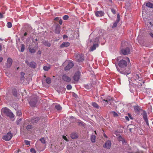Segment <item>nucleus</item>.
<instances>
[{
    "mask_svg": "<svg viewBox=\"0 0 153 153\" xmlns=\"http://www.w3.org/2000/svg\"><path fill=\"white\" fill-rule=\"evenodd\" d=\"M67 88L68 90H70L72 88V86L70 85H68L67 86Z\"/></svg>",
    "mask_w": 153,
    "mask_h": 153,
    "instance_id": "42",
    "label": "nucleus"
},
{
    "mask_svg": "<svg viewBox=\"0 0 153 153\" xmlns=\"http://www.w3.org/2000/svg\"><path fill=\"white\" fill-rule=\"evenodd\" d=\"M146 6L150 8H152L153 7V3L152 4L150 2H148L146 4Z\"/></svg>",
    "mask_w": 153,
    "mask_h": 153,
    "instance_id": "23",
    "label": "nucleus"
},
{
    "mask_svg": "<svg viewBox=\"0 0 153 153\" xmlns=\"http://www.w3.org/2000/svg\"><path fill=\"white\" fill-rule=\"evenodd\" d=\"M13 95L15 96H16L17 95V93L16 91H14L13 93Z\"/></svg>",
    "mask_w": 153,
    "mask_h": 153,
    "instance_id": "49",
    "label": "nucleus"
},
{
    "mask_svg": "<svg viewBox=\"0 0 153 153\" xmlns=\"http://www.w3.org/2000/svg\"><path fill=\"white\" fill-rule=\"evenodd\" d=\"M24 142L25 144L27 145H30V142L28 141V140H24Z\"/></svg>",
    "mask_w": 153,
    "mask_h": 153,
    "instance_id": "44",
    "label": "nucleus"
},
{
    "mask_svg": "<svg viewBox=\"0 0 153 153\" xmlns=\"http://www.w3.org/2000/svg\"><path fill=\"white\" fill-rule=\"evenodd\" d=\"M22 112L21 111H18L17 112V115L18 116H20L22 115Z\"/></svg>",
    "mask_w": 153,
    "mask_h": 153,
    "instance_id": "43",
    "label": "nucleus"
},
{
    "mask_svg": "<svg viewBox=\"0 0 153 153\" xmlns=\"http://www.w3.org/2000/svg\"><path fill=\"white\" fill-rule=\"evenodd\" d=\"M44 45L46 46L50 47L51 46V44L47 42H45L44 43Z\"/></svg>",
    "mask_w": 153,
    "mask_h": 153,
    "instance_id": "38",
    "label": "nucleus"
},
{
    "mask_svg": "<svg viewBox=\"0 0 153 153\" xmlns=\"http://www.w3.org/2000/svg\"><path fill=\"white\" fill-rule=\"evenodd\" d=\"M25 63L27 64V65L31 68H35L36 67V64L34 62H31L29 63L28 61L26 60L25 61Z\"/></svg>",
    "mask_w": 153,
    "mask_h": 153,
    "instance_id": "7",
    "label": "nucleus"
},
{
    "mask_svg": "<svg viewBox=\"0 0 153 153\" xmlns=\"http://www.w3.org/2000/svg\"><path fill=\"white\" fill-rule=\"evenodd\" d=\"M80 73L78 71L76 72L74 76V81H77L79 79Z\"/></svg>",
    "mask_w": 153,
    "mask_h": 153,
    "instance_id": "9",
    "label": "nucleus"
},
{
    "mask_svg": "<svg viewBox=\"0 0 153 153\" xmlns=\"http://www.w3.org/2000/svg\"><path fill=\"white\" fill-rule=\"evenodd\" d=\"M46 81L47 83L49 84L51 83V79L49 78H47L46 79Z\"/></svg>",
    "mask_w": 153,
    "mask_h": 153,
    "instance_id": "31",
    "label": "nucleus"
},
{
    "mask_svg": "<svg viewBox=\"0 0 153 153\" xmlns=\"http://www.w3.org/2000/svg\"><path fill=\"white\" fill-rule=\"evenodd\" d=\"M119 14H118V15H117V18H118V19H117V20H118V19H119Z\"/></svg>",
    "mask_w": 153,
    "mask_h": 153,
    "instance_id": "64",
    "label": "nucleus"
},
{
    "mask_svg": "<svg viewBox=\"0 0 153 153\" xmlns=\"http://www.w3.org/2000/svg\"><path fill=\"white\" fill-rule=\"evenodd\" d=\"M69 18L68 16L67 15H65L63 17V19L64 20H67Z\"/></svg>",
    "mask_w": 153,
    "mask_h": 153,
    "instance_id": "39",
    "label": "nucleus"
},
{
    "mask_svg": "<svg viewBox=\"0 0 153 153\" xmlns=\"http://www.w3.org/2000/svg\"><path fill=\"white\" fill-rule=\"evenodd\" d=\"M111 146V142L110 140H108L105 143L104 147L107 149H110Z\"/></svg>",
    "mask_w": 153,
    "mask_h": 153,
    "instance_id": "10",
    "label": "nucleus"
},
{
    "mask_svg": "<svg viewBox=\"0 0 153 153\" xmlns=\"http://www.w3.org/2000/svg\"><path fill=\"white\" fill-rule=\"evenodd\" d=\"M62 78L65 81L69 82L71 81V78L66 76V75H64L62 76Z\"/></svg>",
    "mask_w": 153,
    "mask_h": 153,
    "instance_id": "14",
    "label": "nucleus"
},
{
    "mask_svg": "<svg viewBox=\"0 0 153 153\" xmlns=\"http://www.w3.org/2000/svg\"><path fill=\"white\" fill-rule=\"evenodd\" d=\"M143 118L144 120L146 122V124L149 126V124L148 122V120L147 118V114L146 112L145 111H144L143 112Z\"/></svg>",
    "mask_w": 153,
    "mask_h": 153,
    "instance_id": "8",
    "label": "nucleus"
},
{
    "mask_svg": "<svg viewBox=\"0 0 153 153\" xmlns=\"http://www.w3.org/2000/svg\"><path fill=\"white\" fill-rule=\"evenodd\" d=\"M119 20H120L118 19V20H117L116 22L114 23L113 26H112V28L115 27H116L117 25V24L119 22Z\"/></svg>",
    "mask_w": 153,
    "mask_h": 153,
    "instance_id": "28",
    "label": "nucleus"
},
{
    "mask_svg": "<svg viewBox=\"0 0 153 153\" xmlns=\"http://www.w3.org/2000/svg\"><path fill=\"white\" fill-rule=\"evenodd\" d=\"M98 45L97 44H94L93 46L91 48V51H93L97 47H98Z\"/></svg>",
    "mask_w": 153,
    "mask_h": 153,
    "instance_id": "18",
    "label": "nucleus"
},
{
    "mask_svg": "<svg viewBox=\"0 0 153 153\" xmlns=\"http://www.w3.org/2000/svg\"><path fill=\"white\" fill-rule=\"evenodd\" d=\"M151 91V89L150 88H147L146 89V93L148 95H149L150 94Z\"/></svg>",
    "mask_w": 153,
    "mask_h": 153,
    "instance_id": "30",
    "label": "nucleus"
},
{
    "mask_svg": "<svg viewBox=\"0 0 153 153\" xmlns=\"http://www.w3.org/2000/svg\"><path fill=\"white\" fill-rule=\"evenodd\" d=\"M96 39L97 40V42L99 40V39L98 38H97Z\"/></svg>",
    "mask_w": 153,
    "mask_h": 153,
    "instance_id": "60",
    "label": "nucleus"
},
{
    "mask_svg": "<svg viewBox=\"0 0 153 153\" xmlns=\"http://www.w3.org/2000/svg\"><path fill=\"white\" fill-rule=\"evenodd\" d=\"M60 26H57L56 28L55 33L57 34H59L60 33Z\"/></svg>",
    "mask_w": 153,
    "mask_h": 153,
    "instance_id": "20",
    "label": "nucleus"
},
{
    "mask_svg": "<svg viewBox=\"0 0 153 153\" xmlns=\"http://www.w3.org/2000/svg\"><path fill=\"white\" fill-rule=\"evenodd\" d=\"M128 116L129 117L131 118V119H132V118H131V116H130V115L129 114H128Z\"/></svg>",
    "mask_w": 153,
    "mask_h": 153,
    "instance_id": "62",
    "label": "nucleus"
},
{
    "mask_svg": "<svg viewBox=\"0 0 153 153\" xmlns=\"http://www.w3.org/2000/svg\"><path fill=\"white\" fill-rule=\"evenodd\" d=\"M116 67L117 68V70L118 71H119L120 72V73H121V74H123L124 73H123V72H122L120 70V69H119V68H118L117 67V65H116Z\"/></svg>",
    "mask_w": 153,
    "mask_h": 153,
    "instance_id": "46",
    "label": "nucleus"
},
{
    "mask_svg": "<svg viewBox=\"0 0 153 153\" xmlns=\"http://www.w3.org/2000/svg\"><path fill=\"white\" fill-rule=\"evenodd\" d=\"M24 50H25V47H24V45L22 44V45L21 51V52H23L24 51Z\"/></svg>",
    "mask_w": 153,
    "mask_h": 153,
    "instance_id": "41",
    "label": "nucleus"
},
{
    "mask_svg": "<svg viewBox=\"0 0 153 153\" xmlns=\"http://www.w3.org/2000/svg\"><path fill=\"white\" fill-rule=\"evenodd\" d=\"M76 56L77 60H78L79 62L82 61L84 60L83 55L82 54L77 55Z\"/></svg>",
    "mask_w": 153,
    "mask_h": 153,
    "instance_id": "11",
    "label": "nucleus"
},
{
    "mask_svg": "<svg viewBox=\"0 0 153 153\" xmlns=\"http://www.w3.org/2000/svg\"><path fill=\"white\" fill-rule=\"evenodd\" d=\"M92 106H93L95 108H99V106L97 105V104L95 102H92Z\"/></svg>",
    "mask_w": 153,
    "mask_h": 153,
    "instance_id": "25",
    "label": "nucleus"
},
{
    "mask_svg": "<svg viewBox=\"0 0 153 153\" xmlns=\"http://www.w3.org/2000/svg\"><path fill=\"white\" fill-rule=\"evenodd\" d=\"M67 37V36L66 35H64L63 36V39H64Z\"/></svg>",
    "mask_w": 153,
    "mask_h": 153,
    "instance_id": "54",
    "label": "nucleus"
},
{
    "mask_svg": "<svg viewBox=\"0 0 153 153\" xmlns=\"http://www.w3.org/2000/svg\"><path fill=\"white\" fill-rule=\"evenodd\" d=\"M128 116L129 117L131 118V119H132V118H131V116H130V115L129 114H128Z\"/></svg>",
    "mask_w": 153,
    "mask_h": 153,
    "instance_id": "61",
    "label": "nucleus"
},
{
    "mask_svg": "<svg viewBox=\"0 0 153 153\" xmlns=\"http://www.w3.org/2000/svg\"><path fill=\"white\" fill-rule=\"evenodd\" d=\"M118 140L120 141H122L123 144H124L125 143V140L121 136H119L118 138Z\"/></svg>",
    "mask_w": 153,
    "mask_h": 153,
    "instance_id": "22",
    "label": "nucleus"
},
{
    "mask_svg": "<svg viewBox=\"0 0 153 153\" xmlns=\"http://www.w3.org/2000/svg\"><path fill=\"white\" fill-rule=\"evenodd\" d=\"M59 23L60 25H61L62 23V20L61 19H60L59 21Z\"/></svg>",
    "mask_w": 153,
    "mask_h": 153,
    "instance_id": "48",
    "label": "nucleus"
},
{
    "mask_svg": "<svg viewBox=\"0 0 153 153\" xmlns=\"http://www.w3.org/2000/svg\"><path fill=\"white\" fill-rule=\"evenodd\" d=\"M30 152L31 153H36V152L35 150L33 148H31L30 149Z\"/></svg>",
    "mask_w": 153,
    "mask_h": 153,
    "instance_id": "40",
    "label": "nucleus"
},
{
    "mask_svg": "<svg viewBox=\"0 0 153 153\" xmlns=\"http://www.w3.org/2000/svg\"><path fill=\"white\" fill-rule=\"evenodd\" d=\"M126 59L127 60V61H128V62H129L130 61L129 58H128V57H127L126 58Z\"/></svg>",
    "mask_w": 153,
    "mask_h": 153,
    "instance_id": "58",
    "label": "nucleus"
},
{
    "mask_svg": "<svg viewBox=\"0 0 153 153\" xmlns=\"http://www.w3.org/2000/svg\"><path fill=\"white\" fill-rule=\"evenodd\" d=\"M25 74L23 72H22L21 73V77L22 79H23L24 78V75Z\"/></svg>",
    "mask_w": 153,
    "mask_h": 153,
    "instance_id": "35",
    "label": "nucleus"
},
{
    "mask_svg": "<svg viewBox=\"0 0 153 153\" xmlns=\"http://www.w3.org/2000/svg\"><path fill=\"white\" fill-rule=\"evenodd\" d=\"M59 17H56L54 19V20H55V21H57V20H58L59 19Z\"/></svg>",
    "mask_w": 153,
    "mask_h": 153,
    "instance_id": "55",
    "label": "nucleus"
},
{
    "mask_svg": "<svg viewBox=\"0 0 153 153\" xmlns=\"http://www.w3.org/2000/svg\"><path fill=\"white\" fill-rule=\"evenodd\" d=\"M21 120H22V119H21V118H20L19 120H18L17 121V123L18 124H19V123L20 121H21Z\"/></svg>",
    "mask_w": 153,
    "mask_h": 153,
    "instance_id": "51",
    "label": "nucleus"
},
{
    "mask_svg": "<svg viewBox=\"0 0 153 153\" xmlns=\"http://www.w3.org/2000/svg\"><path fill=\"white\" fill-rule=\"evenodd\" d=\"M39 140L42 143L45 144L46 143V141L44 138L40 139Z\"/></svg>",
    "mask_w": 153,
    "mask_h": 153,
    "instance_id": "34",
    "label": "nucleus"
},
{
    "mask_svg": "<svg viewBox=\"0 0 153 153\" xmlns=\"http://www.w3.org/2000/svg\"><path fill=\"white\" fill-rule=\"evenodd\" d=\"M111 10V11L114 14H115V13H116V12L115 11V10L113 9H112Z\"/></svg>",
    "mask_w": 153,
    "mask_h": 153,
    "instance_id": "50",
    "label": "nucleus"
},
{
    "mask_svg": "<svg viewBox=\"0 0 153 153\" xmlns=\"http://www.w3.org/2000/svg\"><path fill=\"white\" fill-rule=\"evenodd\" d=\"M104 13L102 11H97L95 13V15L97 17H101L104 15Z\"/></svg>",
    "mask_w": 153,
    "mask_h": 153,
    "instance_id": "15",
    "label": "nucleus"
},
{
    "mask_svg": "<svg viewBox=\"0 0 153 153\" xmlns=\"http://www.w3.org/2000/svg\"><path fill=\"white\" fill-rule=\"evenodd\" d=\"M29 49L30 52L32 53H34L35 52V50L33 48H32L30 47L29 48Z\"/></svg>",
    "mask_w": 153,
    "mask_h": 153,
    "instance_id": "27",
    "label": "nucleus"
},
{
    "mask_svg": "<svg viewBox=\"0 0 153 153\" xmlns=\"http://www.w3.org/2000/svg\"><path fill=\"white\" fill-rule=\"evenodd\" d=\"M3 18V15L2 14L0 13V18Z\"/></svg>",
    "mask_w": 153,
    "mask_h": 153,
    "instance_id": "57",
    "label": "nucleus"
},
{
    "mask_svg": "<svg viewBox=\"0 0 153 153\" xmlns=\"http://www.w3.org/2000/svg\"><path fill=\"white\" fill-rule=\"evenodd\" d=\"M55 108L58 111L61 110L62 109V107L59 104H56L55 106Z\"/></svg>",
    "mask_w": 153,
    "mask_h": 153,
    "instance_id": "21",
    "label": "nucleus"
},
{
    "mask_svg": "<svg viewBox=\"0 0 153 153\" xmlns=\"http://www.w3.org/2000/svg\"><path fill=\"white\" fill-rule=\"evenodd\" d=\"M95 136L94 135H92L91 138V141L93 143L95 142Z\"/></svg>",
    "mask_w": 153,
    "mask_h": 153,
    "instance_id": "24",
    "label": "nucleus"
},
{
    "mask_svg": "<svg viewBox=\"0 0 153 153\" xmlns=\"http://www.w3.org/2000/svg\"><path fill=\"white\" fill-rule=\"evenodd\" d=\"M32 126L31 125H28L26 127V128L27 129H30L32 128Z\"/></svg>",
    "mask_w": 153,
    "mask_h": 153,
    "instance_id": "45",
    "label": "nucleus"
},
{
    "mask_svg": "<svg viewBox=\"0 0 153 153\" xmlns=\"http://www.w3.org/2000/svg\"><path fill=\"white\" fill-rule=\"evenodd\" d=\"M27 33L26 32V33H24V36H26V35H27Z\"/></svg>",
    "mask_w": 153,
    "mask_h": 153,
    "instance_id": "63",
    "label": "nucleus"
},
{
    "mask_svg": "<svg viewBox=\"0 0 153 153\" xmlns=\"http://www.w3.org/2000/svg\"><path fill=\"white\" fill-rule=\"evenodd\" d=\"M127 65L126 61L124 60H121L119 63V65L121 68L126 67Z\"/></svg>",
    "mask_w": 153,
    "mask_h": 153,
    "instance_id": "6",
    "label": "nucleus"
},
{
    "mask_svg": "<svg viewBox=\"0 0 153 153\" xmlns=\"http://www.w3.org/2000/svg\"><path fill=\"white\" fill-rule=\"evenodd\" d=\"M64 64H67V65L65 68V70H69L74 66V64L72 62L69 60H66Z\"/></svg>",
    "mask_w": 153,
    "mask_h": 153,
    "instance_id": "3",
    "label": "nucleus"
},
{
    "mask_svg": "<svg viewBox=\"0 0 153 153\" xmlns=\"http://www.w3.org/2000/svg\"><path fill=\"white\" fill-rule=\"evenodd\" d=\"M101 101L102 102V103L104 104V105H106L107 104L111 103V101L112 100V98L110 97H108L105 99H103L101 98Z\"/></svg>",
    "mask_w": 153,
    "mask_h": 153,
    "instance_id": "4",
    "label": "nucleus"
},
{
    "mask_svg": "<svg viewBox=\"0 0 153 153\" xmlns=\"http://www.w3.org/2000/svg\"><path fill=\"white\" fill-rule=\"evenodd\" d=\"M39 119L38 117H35L34 118H33L31 120V123H36L37 122L38 120H39Z\"/></svg>",
    "mask_w": 153,
    "mask_h": 153,
    "instance_id": "17",
    "label": "nucleus"
},
{
    "mask_svg": "<svg viewBox=\"0 0 153 153\" xmlns=\"http://www.w3.org/2000/svg\"><path fill=\"white\" fill-rule=\"evenodd\" d=\"M125 119H126L128 120V121H129V118L127 116H125Z\"/></svg>",
    "mask_w": 153,
    "mask_h": 153,
    "instance_id": "52",
    "label": "nucleus"
},
{
    "mask_svg": "<svg viewBox=\"0 0 153 153\" xmlns=\"http://www.w3.org/2000/svg\"><path fill=\"white\" fill-rule=\"evenodd\" d=\"M62 137L66 141H68V140H67V139L66 137L65 136H62Z\"/></svg>",
    "mask_w": 153,
    "mask_h": 153,
    "instance_id": "47",
    "label": "nucleus"
},
{
    "mask_svg": "<svg viewBox=\"0 0 153 153\" xmlns=\"http://www.w3.org/2000/svg\"><path fill=\"white\" fill-rule=\"evenodd\" d=\"M142 79L140 75L138 74H134L132 75L131 77H129L128 78V81L129 82V85L131 84H134L136 85L137 83L136 82L138 83L137 85L138 86H141L142 85V84L144 83V82L142 81Z\"/></svg>",
    "mask_w": 153,
    "mask_h": 153,
    "instance_id": "1",
    "label": "nucleus"
},
{
    "mask_svg": "<svg viewBox=\"0 0 153 153\" xmlns=\"http://www.w3.org/2000/svg\"><path fill=\"white\" fill-rule=\"evenodd\" d=\"M70 45V43L69 42H63L61 45H60V47L62 48H63L64 47H67L69 46Z\"/></svg>",
    "mask_w": 153,
    "mask_h": 153,
    "instance_id": "16",
    "label": "nucleus"
},
{
    "mask_svg": "<svg viewBox=\"0 0 153 153\" xmlns=\"http://www.w3.org/2000/svg\"><path fill=\"white\" fill-rule=\"evenodd\" d=\"M147 25L148 26V27H152L153 26V25L152 23L151 22H149L147 23Z\"/></svg>",
    "mask_w": 153,
    "mask_h": 153,
    "instance_id": "36",
    "label": "nucleus"
},
{
    "mask_svg": "<svg viewBox=\"0 0 153 153\" xmlns=\"http://www.w3.org/2000/svg\"><path fill=\"white\" fill-rule=\"evenodd\" d=\"M36 101L34 102H33L32 101H31L29 103L31 106H34L35 105H36Z\"/></svg>",
    "mask_w": 153,
    "mask_h": 153,
    "instance_id": "26",
    "label": "nucleus"
},
{
    "mask_svg": "<svg viewBox=\"0 0 153 153\" xmlns=\"http://www.w3.org/2000/svg\"><path fill=\"white\" fill-rule=\"evenodd\" d=\"M12 137V134L10 132H8L5 135L3 136V139L6 141H9L10 140Z\"/></svg>",
    "mask_w": 153,
    "mask_h": 153,
    "instance_id": "5",
    "label": "nucleus"
},
{
    "mask_svg": "<svg viewBox=\"0 0 153 153\" xmlns=\"http://www.w3.org/2000/svg\"><path fill=\"white\" fill-rule=\"evenodd\" d=\"M7 26L8 27L10 28L12 27V25L11 22H8L7 23Z\"/></svg>",
    "mask_w": 153,
    "mask_h": 153,
    "instance_id": "37",
    "label": "nucleus"
},
{
    "mask_svg": "<svg viewBox=\"0 0 153 153\" xmlns=\"http://www.w3.org/2000/svg\"><path fill=\"white\" fill-rule=\"evenodd\" d=\"M38 53L39 54H40L41 53V51H38Z\"/></svg>",
    "mask_w": 153,
    "mask_h": 153,
    "instance_id": "59",
    "label": "nucleus"
},
{
    "mask_svg": "<svg viewBox=\"0 0 153 153\" xmlns=\"http://www.w3.org/2000/svg\"><path fill=\"white\" fill-rule=\"evenodd\" d=\"M111 113L112 115L114 117H117L118 116L117 113L115 111H112Z\"/></svg>",
    "mask_w": 153,
    "mask_h": 153,
    "instance_id": "33",
    "label": "nucleus"
},
{
    "mask_svg": "<svg viewBox=\"0 0 153 153\" xmlns=\"http://www.w3.org/2000/svg\"><path fill=\"white\" fill-rule=\"evenodd\" d=\"M12 63V59L10 58H8L7 59V63L6 64L7 67L8 68H10L11 66Z\"/></svg>",
    "mask_w": 153,
    "mask_h": 153,
    "instance_id": "12",
    "label": "nucleus"
},
{
    "mask_svg": "<svg viewBox=\"0 0 153 153\" xmlns=\"http://www.w3.org/2000/svg\"><path fill=\"white\" fill-rule=\"evenodd\" d=\"M134 109L136 111H138L140 110L139 107L137 106H135L134 107Z\"/></svg>",
    "mask_w": 153,
    "mask_h": 153,
    "instance_id": "32",
    "label": "nucleus"
},
{
    "mask_svg": "<svg viewBox=\"0 0 153 153\" xmlns=\"http://www.w3.org/2000/svg\"><path fill=\"white\" fill-rule=\"evenodd\" d=\"M43 68L45 71H48L50 69V67L49 66H44Z\"/></svg>",
    "mask_w": 153,
    "mask_h": 153,
    "instance_id": "29",
    "label": "nucleus"
},
{
    "mask_svg": "<svg viewBox=\"0 0 153 153\" xmlns=\"http://www.w3.org/2000/svg\"><path fill=\"white\" fill-rule=\"evenodd\" d=\"M3 59V58L2 57H0V62H1Z\"/></svg>",
    "mask_w": 153,
    "mask_h": 153,
    "instance_id": "56",
    "label": "nucleus"
},
{
    "mask_svg": "<svg viewBox=\"0 0 153 153\" xmlns=\"http://www.w3.org/2000/svg\"><path fill=\"white\" fill-rule=\"evenodd\" d=\"M1 111L10 118H12L14 117L13 113L7 108L5 107L2 108L1 110Z\"/></svg>",
    "mask_w": 153,
    "mask_h": 153,
    "instance_id": "2",
    "label": "nucleus"
},
{
    "mask_svg": "<svg viewBox=\"0 0 153 153\" xmlns=\"http://www.w3.org/2000/svg\"><path fill=\"white\" fill-rule=\"evenodd\" d=\"M149 35L152 38H153V34L152 33H150Z\"/></svg>",
    "mask_w": 153,
    "mask_h": 153,
    "instance_id": "53",
    "label": "nucleus"
},
{
    "mask_svg": "<svg viewBox=\"0 0 153 153\" xmlns=\"http://www.w3.org/2000/svg\"><path fill=\"white\" fill-rule=\"evenodd\" d=\"M71 137L72 139H74L77 137V136L76 133H72L71 134Z\"/></svg>",
    "mask_w": 153,
    "mask_h": 153,
    "instance_id": "19",
    "label": "nucleus"
},
{
    "mask_svg": "<svg viewBox=\"0 0 153 153\" xmlns=\"http://www.w3.org/2000/svg\"><path fill=\"white\" fill-rule=\"evenodd\" d=\"M130 50L128 48H127L124 49L122 50L121 51L124 55H127L129 53Z\"/></svg>",
    "mask_w": 153,
    "mask_h": 153,
    "instance_id": "13",
    "label": "nucleus"
}]
</instances>
